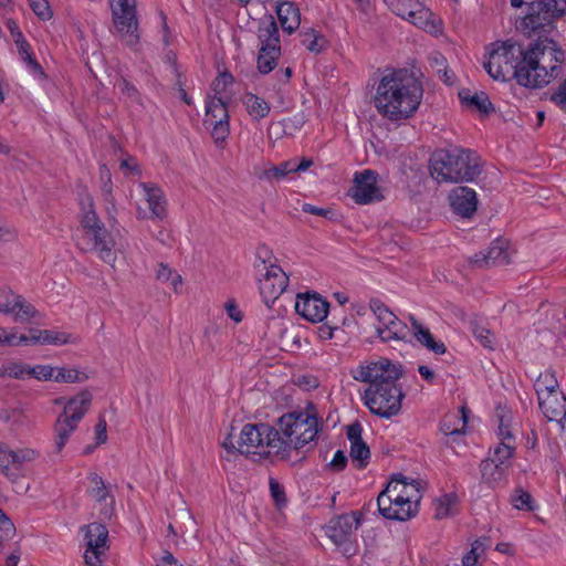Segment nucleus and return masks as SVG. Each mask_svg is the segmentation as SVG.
Here are the masks:
<instances>
[{"mask_svg":"<svg viewBox=\"0 0 566 566\" xmlns=\"http://www.w3.org/2000/svg\"><path fill=\"white\" fill-rule=\"evenodd\" d=\"M458 495L455 493H447L442 495L436 504L434 517L438 520L450 515L451 507L457 504Z\"/></svg>","mask_w":566,"mask_h":566,"instance_id":"43","label":"nucleus"},{"mask_svg":"<svg viewBox=\"0 0 566 566\" xmlns=\"http://www.w3.org/2000/svg\"><path fill=\"white\" fill-rule=\"evenodd\" d=\"M106 420L104 417H99L96 426H95V433H96V444L105 443L107 440V432H106Z\"/></svg>","mask_w":566,"mask_h":566,"instance_id":"64","label":"nucleus"},{"mask_svg":"<svg viewBox=\"0 0 566 566\" xmlns=\"http://www.w3.org/2000/svg\"><path fill=\"white\" fill-rule=\"evenodd\" d=\"M336 329H338V326L333 321H328L317 328V334L321 339L328 340L333 338Z\"/></svg>","mask_w":566,"mask_h":566,"instance_id":"62","label":"nucleus"},{"mask_svg":"<svg viewBox=\"0 0 566 566\" xmlns=\"http://www.w3.org/2000/svg\"><path fill=\"white\" fill-rule=\"evenodd\" d=\"M17 308H19V311L15 312L14 318L20 322L28 321L38 313L35 307L31 303H27L21 295L15 297V310Z\"/></svg>","mask_w":566,"mask_h":566,"instance_id":"47","label":"nucleus"},{"mask_svg":"<svg viewBox=\"0 0 566 566\" xmlns=\"http://www.w3.org/2000/svg\"><path fill=\"white\" fill-rule=\"evenodd\" d=\"M289 285V276L280 265L271 264L259 282L260 294L268 307L277 300V297L286 290Z\"/></svg>","mask_w":566,"mask_h":566,"instance_id":"17","label":"nucleus"},{"mask_svg":"<svg viewBox=\"0 0 566 566\" xmlns=\"http://www.w3.org/2000/svg\"><path fill=\"white\" fill-rule=\"evenodd\" d=\"M395 491L394 486H386L377 497V507L378 512L381 516L387 520H391V515L394 512V501L391 499L390 492Z\"/></svg>","mask_w":566,"mask_h":566,"instance_id":"40","label":"nucleus"},{"mask_svg":"<svg viewBox=\"0 0 566 566\" xmlns=\"http://www.w3.org/2000/svg\"><path fill=\"white\" fill-rule=\"evenodd\" d=\"M242 103L249 115L255 120L266 117L271 109L270 104L265 99L253 93H245Z\"/></svg>","mask_w":566,"mask_h":566,"instance_id":"29","label":"nucleus"},{"mask_svg":"<svg viewBox=\"0 0 566 566\" xmlns=\"http://www.w3.org/2000/svg\"><path fill=\"white\" fill-rule=\"evenodd\" d=\"M29 365L13 361L10 363L8 366H4L0 370V377L3 375H8L9 377L14 379H23L25 375L29 376Z\"/></svg>","mask_w":566,"mask_h":566,"instance_id":"49","label":"nucleus"},{"mask_svg":"<svg viewBox=\"0 0 566 566\" xmlns=\"http://www.w3.org/2000/svg\"><path fill=\"white\" fill-rule=\"evenodd\" d=\"M409 321L416 339L434 354H444L447 348L442 342H437L430 329L424 327L413 315H409Z\"/></svg>","mask_w":566,"mask_h":566,"instance_id":"26","label":"nucleus"},{"mask_svg":"<svg viewBox=\"0 0 566 566\" xmlns=\"http://www.w3.org/2000/svg\"><path fill=\"white\" fill-rule=\"evenodd\" d=\"M471 264L478 269H489L491 266L505 265L510 263V254L505 242L494 240L491 245L470 259Z\"/></svg>","mask_w":566,"mask_h":566,"instance_id":"19","label":"nucleus"},{"mask_svg":"<svg viewBox=\"0 0 566 566\" xmlns=\"http://www.w3.org/2000/svg\"><path fill=\"white\" fill-rule=\"evenodd\" d=\"M545 45L553 49L552 59L559 62L564 60V50L551 38L535 40L527 49L507 40L489 52V60L483 63V67L496 81L513 78L524 87H543L559 77L563 71L558 65L552 66L548 73L542 67L539 63L545 55Z\"/></svg>","mask_w":566,"mask_h":566,"instance_id":"1","label":"nucleus"},{"mask_svg":"<svg viewBox=\"0 0 566 566\" xmlns=\"http://www.w3.org/2000/svg\"><path fill=\"white\" fill-rule=\"evenodd\" d=\"M11 465V450L6 443L0 441V470L12 482L21 475L19 472L12 471Z\"/></svg>","mask_w":566,"mask_h":566,"instance_id":"42","label":"nucleus"},{"mask_svg":"<svg viewBox=\"0 0 566 566\" xmlns=\"http://www.w3.org/2000/svg\"><path fill=\"white\" fill-rule=\"evenodd\" d=\"M369 307L381 325L377 327V335L382 342L408 338L410 331L407 324L400 321L380 300H370Z\"/></svg>","mask_w":566,"mask_h":566,"instance_id":"12","label":"nucleus"},{"mask_svg":"<svg viewBox=\"0 0 566 566\" xmlns=\"http://www.w3.org/2000/svg\"><path fill=\"white\" fill-rule=\"evenodd\" d=\"M302 43L311 52L319 53L324 48L323 36L315 33L313 29L302 34Z\"/></svg>","mask_w":566,"mask_h":566,"instance_id":"48","label":"nucleus"},{"mask_svg":"<svg viewBox=\"0 0 566 566\" xmlns=\"http://www.w3.org/2000/svg\"><path fill=\"white\" fill-rule=\"evenodd\" d=\"M329 303L317 292H305L297 295L295 311L308 322H323L327 317Z\"/></svg>","mask_w":566,"mask_h":566,"instance_id":"18","label":"nucleus"},{"mask_svg":"<svg viewBox=\"0 0 566 566\" xmlns=\"http://www.w3.org/2000/svg\"><path fill=\"white\" fill-rule=\"evenodd\" d=\"M18 52L21 60H23L27 63L28 67L34 75H38L41 78H46L44 70L34 57L31 45L29 43L20 45V48H18Z\"/></svg>","mask_w":566,"mask_h":566,"instance_id":"37","label":"nucleus"},{"mask_svg":"<svg viewBox=\"0 0 566 566\" xmlns=\"http://www.w3.org/2000/svg\"><path fill=\"white\" fill-rule=\"evenodd\" d=\"M209 124L212 126L211 135L216 144L223 143L230 133L229 120H212Z\"/></svg>","mask_w":566,"mask_h":566,"instance_id":"50","label":"nucleus"},{"mask_svg":"<svg viewBox=\"0 0 566 566\" xmlns=\"http://www.w3.org/2000/svg\"><path fill=\"white\" fill-rule=\"evenodd\" d=\"M361 516L360 512L353 511L332 518L328 524V537L339 547L342 554L346 557H352L356 554L357 549L353 541V535L354 531L357 530L361 523Z\"/></svg>","mask_w":566,"mask_h":566,"instance_id":"11","label":"nucleus"},{"mask_svg":"<svg viewBox=\"0 0 566 566\" xmlns=\"http://www.w3.org/2000/svg\"><path fill=\"white\" fill-rule=\"evenodd\" d=\"M387 486H394L395 491L391 490L390 495L394 501V505H403L408 503V500H411L413 495L408 494V486L415 488L412 483L407 482V478L402 474H395L391 481L387 484Z\"/></svg>","mask_w":566,"mask_h":566,"instance_id":"30","label":"nucleus"},{"mask_svg":"<svg viewBox=\"0 0 566 566\" xmlns=\"http://www.w3.org/2000/svg\"><path fill=\"white\" fill-rule=\"evenodd\" d=\"M88 479L93 484L92 489L88 491L90 495L97 502L105 501L108 496V491L102 476H99L97 473H91Z\"/></svg>","mask_w":566,"mask_h":566,"instance_id":"46","label":"nucleus"},{"mask_svg":"<svg viewBox=\"0 0 566 566\" xmlns=\"http://www.w3.org/2000/svg\"><path fill=\"white\" fill-rule=\"evenodd\" d=\"M420 495L416 499L408 500V503L403 505H394V512L391 515L392 521L403 522L413 517L418 512Z\"/></svg>","mask_w":566,"mask_h":566,"instance_id":"35","label":"nucleus"},{"mask_svg":"<svg viewBox=\"0 0 566 566\" xmlns=\"http://www.w3.org/2000/svg\"><path fill=\"white\" fill-rule=\"evenodd\" d=\"M293 160H286L280 165H269L262 174L259 176L260 179L266 180H280L285 178L287 175L293 172Z\"/></svg>","mask_w":566,"mask_h":566,"instance_id":"34","label":"nucleus"},{"mask_svg":"<svg viewBox=\"0 0 566 566\" xmlns=\"http://www.w3.org/2000/svg\"><path fill=\"white\" fill-rule=\"evenodd\" d=\"M269 485H270L271 496H272L275 505L277 507L285 506V504L287 502V499H286V495H285L284 488L274 478H270Z\"/></svg>","mask_w":566,"mask_h":566,"instance_id":"51","label":"nucleus"},{"mask_svg":"<svg viewBox=\"0 0 566 566\" xmlns=\"http://www.w3.org/2000/svg\"><path fill=\"white\" fill-rule=\"evenodd\" d=\"M515 452V447L509 443L501 441L493 451V457L488 459L489 461L494 462L495 464L503 465L506 469L511 467V459L513 458Z\"/></svg>","mask_w":566,"mask_h":566,"instance_id":"36","label":"nucleus"},{"mask_svg":"<svg viewBox=\"0 0 566 566\" xmlns=\"http://www.w3.org/2000/svg\"><path fill=\"white\" fill-rule=\"evenodd\" d=\"M363 427L358 420L347 427V439L350 441L349 455L352 460L357 461L358 469H365L369 463L370 450L368 444L361 438Z\"/></svg>","mask_w":566,"mask_h":566,"instance_id":"21","label":"nucleus"},{"mask_svg":"<svg viewBox=\"0 0 566 566\" xmlns=\"http://www.w3.org/2000/svg\"><path fill=\"white\" fill-rule=\"evenodd\" d=\"M450 205L453 211L463 217L470 218L476 211V192L467 186H459L451 190L449 195Z\"/></svg>","mask_w":566,"mask_h":566,"instance_id":"22","label":"nucleus"},{"mask_svg":"<svg viewBox=\"0 0 566 566\" xmlns=\"http://www.w3.org/2000/svg\"><path fill=\"white\" fill-rule=\"evenodd\" d=\"M538 403L548 421L559 422L566 417V397L560 391L539 397Z\"/></svg>","mask_w":566,"mask_h":566,"instance_id":"24","label":"nucleus"},{"mask_svg":"<svg viewBox=\"0 0 566 566\" xmlns=\"http://www.w3.org/2000/svg\"><path fill=\"white\" fill-rule=\"evenodd\" d=\"M306 426L302 427L303 431L301 437H296V439H294L292 442V449L294 450L302 449L316 438L317 419L315 417H310L308 415H306Z\"/></svg>","mask_w":566,"mask_h":566,"instance_id":"32","label":"nucleus"},{"mask_svg":"<svg viewBox=\"0 0 566 566\" xmlns=\"http://www.w3.org/2000/svg\"><path fill=\"white\" fill-rule=\"evenodd\" d=\"M306 413L303 412H287L281 416L274 426H271L274 429V432L277 433L274 439H279L282 442V447L286 449L285 451L280 450V452H275L282 460H286L290 457V452L292 450L293 442V431L294 429H302V427L306 426Z\"/></svg>","mask_w":566,"mask_h":566,"instance_id":"14","label":"nucleus"},{"mask_svg":"<svg viewBox=\"0 0 566 566\" xmlns=\"http://www.w3.org/2000/svg\"><path fill=\"white\" fill-rule=\"evenodd\" d=\"M84 539L86 542V553L84 555L87 566H96L101 563L99 555L107 548L108 530L102 523H91L82 527Z\"/></svg>","mask_w":566,"mask_h":566,"instance_id":"15","label":"nucleus"},{"mask_svg":"<svg viewBox=\"0 0 566 566\" xmlns=\"http://www.w3.org/2000/svg\"><path fill=\"white\" fill-rule=\"evenodd\" d=\"M423 95L421 82L407 69L390 70L382 75L374 104L384 117L398 122L417 112Z\"/></svg>","mask_w":566,"mask_h":566,"instance_id":"2","label":"nucleus"},{"mask_svg":"<svg viewBox=\"0 0 566 566\" xmlns=\"http://www.w3.org/2000/svg\"><path fill=\"white\" fill-rule=\"evenodd\" d=\"M41 335L42 344L64 345L69 343V335L66 333L41 329Z\"/></svg>","mask_w":566,"mask_h":566,"instance_id":"53","label":"nucleus"},{"mask_svg":"<svg viewBox=\"0 0 566 566\" xmlns=\"http://www.w3.org/2000/svg\"><path fill=\"white\" fill-rule=\"evenodd\" d=\"M277 433L268 423H247L240 432L238 452L241 454H274L280 450L285 451Z\"/></svg>","mask_w":566,"mask_h":566,"instance_id":"7","label":"nucleus"},{"mask_svg":"<svg viewBox=\"0 0 566 566\" xmlns=\"http://www.w3.org/2000/svg\"><path fill=\"white\" fill-rule=\"evenodd\" d=\"M406 397L399 384L389 386L368 387L363 396L366 407L371 413L380 418L390 419L401 410V402Z\"/></svg>","mask_w":566,"mask_h":566,"instance_id":"8","label":"nucleus"},{"mask_svg":"<svg viewBox=\"0 0 566 566\" xmlns=\"http://www.w3.org/2000/svg\"><path fill=\"white\" fill-rule=\"evenodd\" d=\"M390 7L397 15L420 28L427 29L430 24L428 18L431 13L420 8L419 0H391Z\"/></svg>","mask_w":566,"mask_h":566,"instance_id":"23","label":"nucleus"},{"mask_svg":"<svg viewBox=\"0 0 566 566\" xmlns=\"http://www.w3.org/2000/svg\"><path fill=\"white\" fill-rule=\"evenodd\" d=\"M461 412H462V421H463L462 428H458L454 424V421L458 420L457 416H453L452 419L446 418V419H443L440 422V430L446 436H455V434H463L464 433L465 426H467V413H465V408L464 407L461 408Z\"/></svg>","mask_w":566,"mask_h":566,"instance_id":"45","label":"nucleus"},{"mask_svg":"<svg viewBox=\"0 0 566 566\" xmlns=\"http://www.w3.org/2000/svg\"><path fill=\"white\" fill-rule=\"evenodd\" d=\"M526 14L520 22V29L527 36L548 38L556 28V21L566 15V0H533L526 3Z\"/></svg>","mask_w":566,"mask_h":566,"instance_id":"4","label":"nucleus"},{"mask_svg":"<svg viewBox=\"0 0 566 566\" xmlns=\"http://www.w3.org/2000/svg\"><path fill=\"white\" fill-rule=\"evenodd\" d=\"M228 316L235 323H240L243 318L242 312L239 310L234 300H230L224 305Z\"/></svg>","mask_w":566,"mask_h":566,"instance_id":"63","label":"nucleus"},{"mask_svg":"<svg viewBox=\"0 0 566 566\" xmlns=\"http://www.w3.org/2000/svg\"><path fill=\"white\" fill-rule=\"evenodd\" d=\"M511 503L517 510L531 512L536 509V504L531 493L522 488L515 489L514 493L511 495Z\"/></svg>","mask_w":566,"mask_h":566,"instance_id":"38","label":"nucleus"},{"mask_svg":"<svg viewBox=\"0 0 566 566\" xmlns=\"http://www.w3.org/2000/svg\"><path fill=\"white\" fill-rule=\"evenodd\" d=\"M212 120H229L227 104L221 98L214 97L207 104L205 123Z\"/></svg>","mask_w":566,"mask_h":566,"instance_id":"33","label":"nucleus"},{"mask_svg":"<svg viewBox=\"0 0 566 566\" xmlns=\"http://www.w3.org/2000/svg\"><path fill=\"white\" fill-rule=\"evenodd\" d=\"M348 459L343 450L336 451L334 458L329 462V467L333 471L340 472L347 465Z\"/></svg>","mask_w":566,"mask_h":566,"instance_id":"60","label":"nucleus"},{"mask_svg":"<svg viewBox=\"0 0 566 566\" xmlns=\"http://www.w3.org/2000/svg\"><path fill=\"white\" fill-rule=\"evenodd\" d=\"M11 465V450L6 443L0 441V470L12 482L21 475L19 472L12 471Z\"/></svg>","mask_w":566,"mask_h":566,"instance_id":"41","label":"nucleus"},{"mask_svg":"<svg viewBox=\"0 0 566 566\" xmlns=\"http://www.w3.org/2000/svg\"><path fill=\"white\" fill-rule=\"evenodd\" d=\"M113 22L125 43L134 48L139 42L136 0H117L112 6Z\"/></svg>","mask_w":566,"mask_h":566,"instance_id":"13","label":"nucleus"},{"mask_svg":"<svg viewBox=\"0 0 566 566\" xmlns=\"http://www.w3.org/2000/svg\"><path fill=\"white\" fill-rule=\"evenodd\" d=\"M30 7L34 14L45 21L50 20L53 15L48 0H29Z\"/></svg>","mask_w":566,"mask_h":566,"instance_id":"52","label":"nucleus"},{"mask_svg":"<svg viewBox=\"0 0 566 566\" xmlns=\"http://www.w3.org/2000/svg\"><path fill=\"white\" fill-rule=\"evenodd\" d=\"M276 14L282 29L289 34L293 33L301 23V13L292 2H282L276 7Z\"/></svg>","mask_w":566,"mask_h":566,"instance_id":"27","label":"nucleus"},{"mask_svg":"<svg viewBox=\"0 0 566 566\" xmlns=\"http://www.w3.org/2000/svg\"><path fill=\"white\" fill-rule=\"evenodd\" d=\"M481 172V159L471 149H438L430 158V174L438 182H471Z\"/></svg>","mask_w":566,"mask_h":566,"instance_id":"3","label":"nucleus"},{"mask_svg":"<svg viewBox=\"0 0 566 566\" xmlns=\"http://www.w3.org/2000/svg\"><path fill=\"white\" fill-rule=\"evenodd\" d=\"M302 211L305 213L315 214L328 220H332L335 216L334 210L331 208H319L311 203H303Z\"/></svg>","mask_w":566,"mask_h":566,"instance_id":"56","label":"nucleus"},{"mask_svg":"<svg viewBox=\"0 0 566 566\" xmlns=\"http://www.w3.org/2000/svg\"><path fill=\"white\" fill-rule=\"evenodd\" d=\"M534 389L538 398L559 391L558 381L555 377V374L551 370H546L545 373L539 374L535 380Z\"/></svg>","mask_w":566,"mask_h":566,"instance_id":"31","label":"nucleus"},{"mask_svg":"<svg viewBox=\"0 0 566 566\" xmlns=\"http://www.w3.org/2000/svg\"><path fill=\"white\" fill-rule=\"evenodd\" d=\"M57 371L55 375L53 374V380L56 382H83L88 379V376L84 373L78 371L75 368L66 369L64 367L55 368Z\"/></svg>","mask_w":566,"mask_h":566,"instance_id":"39","label":"nucleus"},{"mask_svg":"<svg viewBox=\"0 0 566 566\" xmlns=\"http://www.w3.org/2000/svg\"><path fill=\"white\" fill-rule=\"evenodd\" d=\"M405 375L403 366L389 358L380 357L378 360L369 361L367 365L359 366L353 371V378L360 382H368L369 387L389 386L398 384V380Z\"/></svg>","mask_w":566,"mask_h":566,"instance_id":"9","label":"nucleus"},{"mask_svg":"<svg viewBox=\"0 0 566 566\" xmlns=\"http://www.w3.org/2000/svg\"><path fill=\"white\" fill-rule=\"evenodd\" d=\"M472 332H473L474 337L479 340V343L483 347L493 349L494 337H493V334L489 329H486L482 326H479V325H474V327L472 328Z\"/></svg>","mask_w":566,"mask_h":566,"instance_id":"55","label":"nucleus"},{"mask_svg":"<svg viewBox=\"0 0 566 566\" xmlns=\"http://www.w3.org/2000/svg\"><path fill=\"white\" fill-rule=\"evenodd\" d=\"M86 200L88 209L81 220L84 231L83 240L86 244L83 250L95 252L103 262L113 266L117 259L115 240L97 216L93 199L87 196Z\"/></svg>","mask_w":566,"mask_h":566,"instance_id":"5","label":"nucleus"},{"mask_svg":"<svg viewBox=\"0 0 566 566\" xmlns=\"http://www.w3.org/2000/svg\"><path fill=\"white\" fill-rule=\"evenodd\" d=\"M549 99L562 109H566V80L559 85L558 90L549 96Z\"/></svg>","mask_w":566,"mask_h":566,"instance_id":"61","label":"nucleus"},{"mask_svg":"<svg viewBox=\"0 0 566 566\" xmlns=\"http://www.w3.org/2000/svg\"><path fill=\"white\" fill-rule=\"evenodd\" d=\"M0 531L6 538H12L15 534V526L10 517L1 510L0 513Z\"/></svg>","mask_w":566,"mask_h":566,"instance_id":"59","label":"nucleus"},{"mask_svg":"<svg viewBox=\"0 0 566 566\" xmlns=\"http://www.w3.org/2000/svg\"><path fill=\"white\" fill-rule=\"evenodd\" d=\"M434 62L439 66L437 72L440 75V78L447 85H452L454 75L450 70H448V67L446 65V59L442 55H440L439 57L434 59Z\"/></svg>","mask_w":566,"mask_h":566,"instance_id":"57","label":"nucleus"},{"mask_svg":"<svg viewBox=\"0 0 566 566\" xmlns=\"http://www.w3.org/2000/svg\"><path fill=\"white\" fill-rule=\"evenodd\" d=\"M139 186L145 192L150 214H147L146 211L138 209V218L163 220L167 216V202L163 190L157 185L151 182H142Z\"/></svg>","mask_w":566,"mask_h":566,"instance_id":"20","label":"nucleus"},{"mask_svg":"<svg viewBox=\"0 0 566 566\" xmlns=\"http://www.w3.org/2000/svg\"><path fill=\"white\" fill-rule=\"evenodd\" d=\"M36 451L32 449H18L15 451L11 450L12 471L20 473L21 465L24 462L33 461L36 458Z\"/></svg>","mask_w":566,"mask_h":566,"instance_id":"44","label":"nucleus"},{"mask_svg":"<svg viewBox=\"0 0 566 566\" xmlns=\"http://www.w3.org/2000/svg\"><path fill=\"white\" fill-rule=\"evenodd\" d=\"M507 470L505 467L495 464L486 459L480 463L481 480L491 489L507 484Z\"/></svg>","mask_w":566,"mask_h":566,"instance_id":"25","label":"nucleus"},{"mask_svg":"<svg viewBox=\"0 0 566 566\" xmlns=\"http://www.w3.org/2000/svg\"><path fill=\"white\" fill-rule=\"evenodd\" d=\"M258 38L261 43L256 60L258 70L261 74H269L275 69L281 56L279 27L273 15H269L266 21L260 24Z\"/></svg>","mask_w":566,"mask_h":566,"instance_id":"10","label":"nucleus"},{"mask_svg":"<svg viewBox=\"0 0 566 566\" xmlns=\"http://www.w3.org/2000/svg\"><path fill=\"white\" fill-rule=\"evenodd\" d=\"M54 371L55 368L50 365H35L33 367L30 366L29 376L46 381L53 379Z\"/></svg>","mask_w":566,"mask_h":566,"instance_id":"54","label":"nucleus"},{"mask_svg":"<svg viewBox=\"0 0 566 566\" xmlns=\"http://www.w3.org/2000/svg\"><path fill=\"white\" fill-rule=\"evenodd\" d=\"M377 172L371 169L355 174L350 195L356 203L368 205L382 199L380 189L377 186Z\"/></svg>","mask_w":566,"mask_h":566,"instance_id":"16","label":"nucleus"},{"mask_svg":"<svg viewBox=\"0 0 566 566\" xmlns=\"http://www.w3.org/2000/svg\"><path fill=\"white\" fill-rule=\"evenodd\" d=\"M234 81L232 74L229 72L220 73L219 76L212 82V90L216 93H221Z\"/></svg>","mask_w":566,"mask_h":566,"instance_id":"58","label":"nucleus"},{"mask_svg":"<svg viewBox=\"0 0 566 566\" xmlns=\"http://www.w3.org/2000/svg\"><path fill=\"white\" fill-rule=\"evenodd\" d=\"M92 400L93 396L87 389L67 399L64 410L57 417L54 426L56 452H61L78 422L88 411Z\"/></svg>","mask_w":566,"mask_h":566,"instance_id":"6","label":"nucleus"},{"mask_svg":"<svg viewBox=\"0 0 566 566\" xmlns=\"http://www.w3.org/2000/svg\"><path fill=\"white\" fill-rule=\"evenodd\" d=\"M458 96L463 105L473 107L485 115L494 111L489 96L484 92L471 95L470 90L463 88L459 92Z\"/></svg>","mask_w":566,"mask_h":566,"instance_id":"28","label":"nucleus"}]
</instances>
